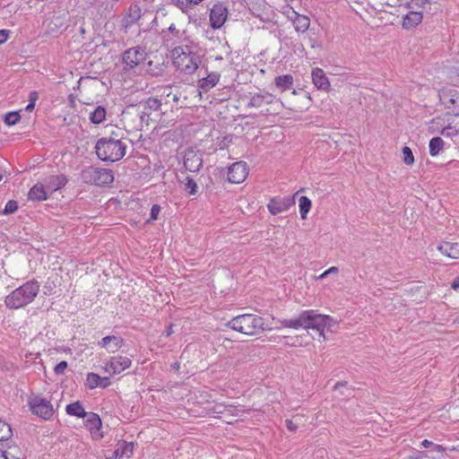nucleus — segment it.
Returning <instances> with one entry per match:
<instances>
[{"instance_id":"obj_34","label":"nucleus","mask_w":459,"mask_h":459,"mask_svg":"<svg viewBox=\"0 0 459 459\" xmlns=\"http://www.w3.org/2000/svg\"><path fill=\"white\" fill-rule=\"evenodd\" d=\"M427 4H429V0H407L404 5L411 11H420L419 9H424Z\"/></svg>"},{"instance_id":"obj_30","label":"nucleus","mask_w":459,"mask_h":459,"mask_svg":"<svg viewBox=\"0 0 459 459\" xmlns=\"http://www.w3.org/2000/svg\"><path fill=\"white\" fill-rule=\"evenodd\" d=\"M106 114V108L101 106H98L93 111L90 113V120L93 124H100L105 120Z\"/></svg>"},{"instance_id":"obj_11","label":"nucleus","mask_w":459,"mask_h":459,"mask_svg":"<svg viewBox=\"0 0 459 459\" xmlns=\"http://www.w3.org/2000/svg\"><path fill=\"white\" fill-rule=\"evenodd\" d=\"M229 15L228 7L222 4H215L210 12V22L213 29H220L227 21Z\"/></svg>"},{"instance_id":"obj_7","label":"nucleus","mask_w":459,"mask_h":459,"mask_svg":"<svg viewBox=\"0 0 459 459\" xmlns=\"http://www.w3.org/2000/svg\"><path fill=\"white\" fill-rule=\"evenodd\" d=\"M29 406L33 414L44 420H49L54 414L51 402L39 395L30 398Z\"/></svg>"},{"instance_id":"obj_54","label":"nucleus","mask_w":459,"mask_h":459,"mask_svg":"<svg viewBox=\"0 0 459 459\" xmlns=\"http://www.w3.org/2000/svg\"><path fill=\"white\" fill-rule=\"evenodd\" d=\"M433 451L441 453L445 451V448L441 445L433 444Z\"/></svg>"},{"instance_id":"obj_35","label":"nucleus","mask_w":459,"mask_h":459,"mask_svg":"<svg viewBox=\"0 0 459 459\" xmlns=\"http://www.w3.org/2000/svg\"><path fill=\"white\" fill-rule=\"evenodd\" d=\"M13 431L9 424L0 420V440L5 441L12 437Z\"/></svg>"},{"instance_id":"obj_25","label":"nucleus","mask_w":459,"mask_h":459,"mask_svg":"<svg viewBox=\"0 0 459 459\" xmlns=\"http://www.w3.org/2000/svg\"><path fill=\"white\" fill-rule=\"evenodd\" d=\"M85 426L91 433L99 431L101 428V420L100 416L93 412H87Z\"/></svg>"},{"instance_id":"obj_12","label":"nucleus","mask_w":459,"mask_h":459,"mask_svg":"<svg viewBox=\"0 0 459 459\" xmlns=\"http://www.w3.org/2000/svg\"><path fill=\"white\" fill-rule=\"evenodd\" d=\"M248 174L247 165L245 161L233 163L228 169V180L232 184L242 183Z\"/></svg>"},{"instance_id":"obj_39","label":"nucleus","mask_w":459,"mask_h":459,"mask_svg":"<svg viewBox=\"0 0 459 459\" xmlns=\"http://www.w3.org/2000/svg\"><path fill=\"white\" fill-rule=\"evenodd\" d=\"M100 377L96 373H88L86 377L87 385L90 389H93L99 386V381Z\"/></svg>"},{"instance_id":"obj_20","label":"nucleus","mask_w":459,"mask_h":459,"mask_svg":"<svg viewBox=\"0 0 459 459\" xmlns=\"http://www.w3.org/2000/svg\"><path fill=\"white\" fill-rule=\"evenodd\" d=\"M312 80L314 85L322 91H328L330 82L324 71L318 67L314 68L312 71Z\"/></svg>"},{"instance_id":"obj_16","label":"nucleus","mask_w":459,"mask_h":459,"mask_svg":"<svg viewBox=\"0 0 459 459\" xmlns=\"http://www.w3.org/2000/svg\"><path fill=\"white\" fill-rule=\"evenodd\" d=\"M125 343V340L119 335H108L103 337L97 342L100 348L107 350L108 352L114 353L118 351Z\"/></svg>"},{"instance_id":"obj_61","label":"nucleus","mask_w":459,"mask_h":459,"mask_svg":"<svg viewBox=\"0 0 459 459\" xmlns=\"http://www.w3.org/2000/svg\"><path fill=\"white\" fill-rule=\"evenodd\" d=\"M170 96H171V92L167 94V97H170ZM172 99L175 101H177L178 100L176 94H172Z\"/></svg>"},{"instance_id":"obj_21","label":"nucleus","mask_w":459,"mask_h":459,"mask_svg":"<svg viewBox=\"0 0 459 459\" xmlns=\"http://www.w3.org/2000/svg\"><path fill=\"white\" fill-rule=\"evenodd\" d=\"M437 249L449 258L459 259V243L445 241L438 245Z\"/></svg>"},{"instance_id":"obj_22","label":"nucleus","mask_w":459,"mask_h":459,"mask_svg":"<svg viewBox=\"0 0 459 459\" xmlns=\"http://www.w3.org/2000/svg\"><path fill=\"white\" fill-rule=\"evenodd\" d=\"M28 195L30 200L44 201L48 199L49 193L44 183H38L30 188Z\"/></svg>"},{"instance_id":"obj_59","label":"nucleus","mask_w":459,"mask_h":459,"mask_svg":"<svg viewBox=\"0 0 459 459\" xmlns=\"http://www.w3.org/2000/svg\"><path fill=\"white\" fill-rule=\"evenodd\" d=\"M38 99V94L36 91H32L30 92V100H34V102L36 101V100Z\"/></svg>"},{"instance_id":"obj_3","label":"nucleus","mask_w":459,"mask_h":459,"mask_svg":"<svg viewBox=\"0 0 459 459\" xmlns=\"http://www.w3.org/2000/svg\"><path fill=\"white\" fill-rule=\"evenodd\" d=\"M39 283L36 280L29 281L13 290L5 297L4 303L7 307L17 309L31 303L39 291Z\"/></svg>"},{"instance_id":"obj_49","label":"nucleus","mask_w":459,"mask_h":459,"mask_svg":"<svg viewBox=\"0 0 459 459\" xmlns=\"http://www.w3.org/2000/svg\"><path fill=\"white\" fill-rule=\"evenodd\" d=\"M338 271L339 270H338V268L336 266H332L329 269H327L326 271H325L322 274H320L317 277V279H319V280L325 279L329 274L337 273Z\"/></svg>"},{"instance_id":"obj_24","label":"nucleus","mask_w":459,"mask_h":459,"mask_svg":"<svg viewBox=\"0 0 459 459\" xmlns=\"http://www.w3.org/2000/svg\"><path fill=\"white\" fill-rule=\"evenodd\" d=\"M306 311H303L299 317L295 319H283L281 320L280 323L283 327L288 328H293V329H299V328H305L306 329Z\"/></svg>"},{"instance_id":"obj_8","label":"nucleus","mask_w":459,"mask_h":459,"mask_svg":"<svg viewBox=\"0 0 459 459\" xmlns=\"http://www.w3.org/2000/svg\"><path fill=\"white\" fill-rule=\"evenodd\" d=\"M439 100L445 108L459 113V91L455 89H442L438 92Z\"/></svg>"},{"instance_id":"obj_13","label":"nucleus","mask_w":459,"mask_h":459,"mask_svg":"<svg viewBox=\"0 0 459 459\" xmlns=\"http://www.w3.org/2000/svg\"><path fill=\"white\" fill-rule=\"evenodd\" d=\"M132 360L126 356H114L111 357L106 364L105 371L113 375L120 374L126 368H130Z\"/></svg>"},{"instance_id":"obj_15","label":"nucleus","mask_w":459,"mask_h":459,"mask_svg":"<svg viewBox=\"0 0 459 459\" xmlns=\"http://www.w3.org/2000/svg\"><path fill=\"white\" fill-rule=\"evenodd\" d=\"M294 204L295 200L293 197H274L270 200L269 204H267V208L272 214L276 215L278 213L288 211L290 207Z\"/></svg>"},{"instance_id":"obj_19","label":"nucleus","mask_w":459,"mask_h":459,"mask_svg":"<svg viewBox=\"0 0 459 459\" xmlns=\"http://www.w3.org/2000/svg\"><path fill=\"white\" fill-rule=\"evenodd\" d=\"M422 11H410L403 16L402 26L405 30L413 29L422 22Z\"/></svg>"},{"instance_id":"obj_46","label":"nucleus","mask_w":459,"mask_h":459,"mask_svg":"<svg viewBox=\"0 0 459 459\" xmlns=\"http://www.w3.org/2000/svg\"><path fill=\"white\" fill-rule=\"evenodd\" d=\"M151 115H152V113L149 110L145 109V108H143V109L141 111V113L139 115L141 122L145 123L146 125H149V120H150Z\"/></svg>"},{"instance_id":"obj_55","label":"nucleus","mask_w":459,"mask_h":459,"mask_svg":"<svg viewBox=\"0 0 459 459\" xmlns=\"http://www.w3.org/2000/svg\"><path fill=\"white\" fill-rule=\"evenodd\" d=\"M433 444L431 441L428 440V439H424L421 443V446L422 447L424 448H428V447H430V446H433Z\"/></svg>"},{"instance_id":"obj_2","label":"nucleus","mask_w":459,"mask_h":459,"mask_svg":"<svg viewBox=\"0 0 459 459\" xmlns=\"http://www.w3.org/2000/svg\"><path fill=\"white\" fill-rule=\"evenodd\" d=\"M127 144L122 140L118 131H113L108 136L100 138L95 144L98 158L103 161L116 162L124 158Z\"/></svg>"},{"instance_id":"obj_1","label":"nucleus","mask_w":459,"mask_h":459,"mask_svg":"<svg viewBox=\"0 0 459 459\" xmlns=\"http://www.w3.org/2000/svg\"><path fill=\"white\" fill-rule=\"evenodd\" d=\"M170 53L174 66L185 74H193L202 63L201 48L188 38H184Z\"/></svg>"},{"instance_id":"obj_45","label":"nucleus","mask_w":459,"mask_h":459,"mask_svg":"<svg viewBox=\"0 0 459 459\" xmlns=\"http://www.w3.org/2000/svg\"><path fill=\"white\" fill-rule=\"evenodd\" d=\"M67 366H68L67 362L63 360L56 365V367L54 368V371L56 375H62V374H64L65 370L67 368Z\"/></svg>"},{"instance_id":"obj_36","label":"nucleus","mask_w":459,"mask_h":459,"mask_svg":"<svg viewBox=\"0 0 459 459\" xmlns=\"http://www.w3.org/2000/svg\"><path fill=\"white\" fill-rule=\"evenodd\" d=\"M182 183L184 184L185 191L187 192L189 195H194L197 193V184L192 178L186 177Z\"/></svg>"},{"instance_id":"obj_26","label":"nucleus","mask_w":459,"mask_h":459,"mask_svg":"<svg viewBox=\"0 0 459 459\" xmlns=\"http://www.w3.org/2000/svg\"><path fill=\"white\" fill-rule=\"evenodd\" d=\"M65 411L68 415L77 418H85L87 412L80 402L72 403L66 405Z\"/></svg>"},{"instance_id":"obj_58","label":"nucleus","mask_w":459,"mask_h":459,"mask_svg":"<svg viewBox=\"0 0 459 459\" xmlns=\"http://www.w3.org/2000/svg\"><path fill=\"white\" fill-rule=\"evenodd\" d=\"M346 384H347L346 382L345 383L338 382L335 384L333 388H334V390H338L341 387L346 386Z\"/></svg>"},{"instance_id":"obj_51","label":"nucleus","mask_w":459,"mask_h":459,"mask_svg":"<svg viewBox=\"0 0 459 459\" xmlns=\"http://www.w3.org/2000/svg\"><path fill=\"white\" fill-rule=\"evenodd\" d=\"M9 37V30H0V45L4 44Z\"/></svg>"},{"instance_id":"obj_53","label":"nucleus","mask_w":459,"mask_h":459,"mask_svg":"<svg viewBox=\"0 0 459 459\" xmlns=\"http://www.w3.org/2000/svg\"><path fill=\"white\" fill-rule=\"evenodd\" d=\"M288 20H290L292 24H294V18L295 16H299L300 14L298 13L296 11L291 10L290 12L286 13Z\"/></svg>"},{"instance_id":"obj_63","label":"nucleus","mask_w":459,"mask_h":459,"mask_svg":"<svg viewBox=\"0 0 459 459\" xmlns=\"http://www.w3.org/2000/svg\"><path fill=\"white\" fill-rule=\"evenodd\" d=\"M172 326L170 325L167 331V335H170L172 333Z\"/></svg>"},{"instance_id":"obj_31","label":"nucleus","mask_w":459,"mask_h":459,"mask_svg":"<svg viewBox=\"0 0 459 459\" xmlns=\"http://www.w3.org/2000/svg\"><path fill=\"white\" fill-rule=\"evenodd\" d=\"M120 457L130 458L133 455L134 445L133 442L120 441L117 444Z\"/></svg>"},{"instance_id":"obj_52","label":"nucleus","mask_w":459,"mask_h":459,"mask_svg":"<svg viewBox=\"0 0 459 459\" xmlns=\"http://www.w3.org/2000/svg\"><path fill=\"white\" fill-rule=\"evenodd\" d=\"M110 380L108 377H100V380L99 381V386L101 387V388H106L108 386L110 385Z\"/></svg>"},{"instance_id":"obj_6","label":"nucleus","mask_w":459,"mask_h":459,"mask_svg":"<svg viewBox=\"0 0 459 459\" xmlns=\"http://www.w3.org/2000/svg\"><path fill=\"white\" fill-rule=\"evenodd\" d=\"M304 318L306 319V329H315L323 337H325V329H330L335 324L333 317L317 314L315 310H306V317Z\"/></svg>"},{"instance_id":"obj_64","label":"nucleus","mask_w":459,"mask_h":459,"mask_svg":"<svg viewBox=\"0 0 459 459\" xmlns=\"http://www.w3.org/2000/svg\"><path fill=\"white\" fill-rule=\"evenodd\" d=\"M454 323L459 325V315L455 318Z\"/></svg>"},{"instance_id":"obj_32","label":"nucleus","mask_w":459,"mask_h":459,"mask_svg":"<svg viewBox=\"0 0 459 459\" xmlns=\"http://www.w3.org/2000/svg\"><path fill=\"white\" fill-rule=\"evenodd\" d=\"M142 105L143 108H145V109L152 113V111H159L160 109L161 101L157 98L151 97L145 100Z\"/></svg>"},{"instance_id":"obj_5","label":"nucleus","mask_w":459,"mask_h":459,"mask_svg":"<svg viewBox=\"0 0 459 459\" xmlns=\"http://www.w3.org/2000/svg\"><path fill=\"white\" fill-rule=\"evenodd\" d=\"M82 179L86 184L108 186L114 181L111 169L89 167L82 171Z\"/></svg>"},{"instance_id":"obj_27","label":"nucleus","mask_w":459,"mask_h":459,"mask_svg":"<svg viewBox=\"0 0 459 459\" xmlns=\"http://www.w3.org/2000/svg\"><path fill=\"white\" fill-rule=\"evenodd\" d=\"M293 26L297 32L304 33L309 29L310 19L307 16L301 14L299 16H295Z\"/></svg>"},{"instance_id":"obj_62","label":"nucleus","mask_w":459,"mask_h":459,"mask_svg":"<svg viewBox=\"0 0 459 459\" xmlns=\"http://www.w3.org/2000/svg\"><path fill=\"white\" fill-rule=\"evenodd\" d=\"M172 368L176 370H178L179 368V363L178 362H175L173 365H172Z\"/></svg>"},{"instance_id":"obj_41","label":"nucleus","mask_w":459,"mask_h":459,"mask_svg":"<svg viewBox=\"0 0 459 459\" xmlns=\"http://www.w3.org/2000/svg\"><path fill=\"white\" fill-rule=\"evenodd\" d=\"M403 160L406 165H412L414 163V157L411 148L404 146L403 148Z\"/></svg>"},{"instance_id":"obj_37","label":"nucleus","mask_w":459,"mask_h":459,"mask_svg":"<svg viewBox=\"0 0 459 459\" xmlns=\"http://www.w3.org/2000/svg\"><path fill=\"white\" fill-rule=\"evenodd\" d=\"M226 404L217 403L212 407L207 408L208 414L213 415L214 417H221V414H225L227 411Z\"/></svg>"},{"instance_id":"obj_44","label":"nucleus","mask_w":459,"mask_h":459,"mask_svg":"<svg viewBox=\"0 0 459 459\" xmlns=\"http://www.w3.org/2000/svg\"><path fill=\"white\" fill-rule=\"evenodd\" d=\"M453 125L452 123L449 121L447 126L444 127L441 131V134L444 135V136H447V137H452L454 135H456L459 134V132H455L454 131V128H453Z\"/></svg>"},{"instance_id":"obj_10","label":"nucleus","mask_w":459,"mask_h":459,"mask_svg":"<svg viewBox=\"0 0 459 459\" xmlns=\"http://www.w3.org/2000/svg\"><path fill=\"white\" fill-rule=\"evenodd\" d=\"M146 51L142 47H134L126 50L123 54V62L126 67L133 69L146 58Z\"/></svg>"},{"instance_id":"obj_38","label":"nucleus","mask_w":459,"mask_h":459,"mask_svg":"<svg viewBox=\"0 0 459 459\" xmlns=\"http://www.w3.org/2000/svg\"><path fill=\"white\" fill-rule=\"evenodd\" d=\"M20 119L21 116L19 112L13 111L5 114L4 121L8 126H13L16 125L20 121Z\"/></svg>"},{"instance_id":"obj_4","label":"nucleus","mask_w":459,"mask_h":459,"mask_svg":"<svg viewBox=\"0 0 459 459\" xmlns=\"http://www.w3.org/2000/svg\"><path fill=\"white\" fill-rule=\"evenodd\" d=\"M263 317L253 314H243L233 317L226 326L247 335H254L264 329Z\"/></svg>"},{"instance_id":"obj_50","label":"nucleus","mask_w":459,"mask_h":459,"mask_svg":"<svg viewBox=\"0 0 459 459\" xmlns=\"http://www.w3.org/2000/svg\"><path fill=\"white\" fill-rule=\"evenodd\" d=\"M285 425H286V428L290 431V432H295L298 429V426L296 423L293 422L292 420H285Z\"/></svg>"},{"instance_id":"obj_29","label":"nucleus","mask_w":459,"mask_h":459,"mask_svg":"<svg viewBox=\"0 0 459 459\" xmlns=\"http://www.w3.org/2000/svg\"><path fill=\"white\" fill-rule=\"evenodd\" d=\"M445 142L444 140L439 137H433L429 141V154L432 157H435L439 154L440 151L444 148Z\"/></svg>"},{"instance_id":"obj_17","label":"nucleus","mask_w":459,"mask_h":459,"mask_svg":"<svg viewBox=\"0 0 459 459\" xmlns=\"http://www.w3.org/2000/svg\"><path fill=\"white\" fill-rule=\"evenodd\" d=\"M66 183L67 178L64 175H53L46 178L44 180V184L49 195L65 186Z\"/></svg>"},{"instance_id":"obj_14","label":"nucleus","mask_w":459,"mask_h":459,"mask_svg":"<svg viewBox=\"0 0 459 459\" xmlns=\"http://www.w3.org/2000/svg\"><path fill=\"white\" fill-rule=\"evenodd\" d=\"M184 38H187L186 31L177 29L174 24H171L167 31H163L164 44L170 49L181 44Z\"/></svg>"},{"instance_id":"obj_56","label":"nucleus","mask_w":459,"mask_h":459,"mask_svg":"<svg viewBox=\"0 0 459 459\" xmlns=\"http://www.w3.org/2000/svg\"><path fill=\"white\" fill-rule=\"evenodd\" d=\"M451 287L454 290L459 289V276H457L452 282Z\"/></svg>"},{"instance_id":"obj_48","label":"nucleus","mask_w":459,"mask_h":459,"mask_svg":"<svg viewBox=\"0 0 459 459\" xmlns=\"http://www.w3.org/2000/svg\"><path fill=\"white\" fill-rule=\"evenodd\" d=\"M160 212V205L153 204L151 209L150 220H152V221L157 220Z\"/></svg>"},{"instance_id":"obj_23","label":"nucleus","mask_w":459,"mask_h":459,"mask_svg":"<svg viewBox=\"0 0 459 459\" xmlns=\"http://www.w3.org/2000/svg\"><path fill=\"white\" fill-rule=\"evenodd\" d=\"M220 80V74L217 73H211L206 77L198 81V87L204 91H209L213 88Z\"/></svg>"},{"instance_id":"obj_9","label":"nucleus","mask_w":459,"mask_h":459,"mask_svg":"<svg viewBox=\"0 0 459 459\" xmlns=\"http://www.w3.org/2000/svg\"><path fill=\"white\" fill-rule=\"evenodd\" d=\"M183 164L186 170L194 173L198 172L203 166V153L193 148L186 150Z\"/></svg>"},{"instance_id":"obj_18","label":"nucleus","mask_w":459,"mask_h":459,"mask_svg":"<svg viewBox=\"0 0 459 459\" xmlns=\"http://www.w3.org/2000/svg\"><path fill=\"white\" fill-rule=\"evenodd\" d=\"M274 100V96L269 92H259L254 94L247 106L250 108H261L264 105H268L273 103Z\"/></svg>"},{"instance_id":"obj_40","label":"nucleus","mask_w":459,"mask_h":459,"mask_svg":"<svg viewBox=\"0 0 459 459\" xmlns=\"http://www.w3.org/2000/svg\"><path fill=\"white\" fill-rule=\"evenodd\" d=\"M226 408H227V411H226L225 415L227 418H230L229 420H227L228 423H231L234 420L233 418L240 416V414H239L240 411L236 406H234L232 404H229L226 406Z\"/></svg>"},{"instance_id":"obj_60","label":"nucleus","mask_w":459,"mask_h":459,"mask_svg":"<svg viewBox=\"0 0 459 459\" xmlns=\"http://www.w3.org/2000/svg\"><path fill=\"white\" fill-rule=\"evenodd\" d=\"M114 457L115 458H117V459H121L122 457H120V454L118 453V446L117 447V449L114 451Z\"/></svg>"},{"instance_id":"obj_33","label":"nucleus","mask_w":459,"mask_h":459,"mask_svg":"<svg viewBox=\"0 0 459 459\" xmlns=\"http://www.w3.org/2000/svg\"><path fill=\"white\" fill-rule=\"evenodd\" d=\"M299 205L300 216L304 220L307 218V214L308 213L309 210L311 209L312 203L308 197L301 196L299 198Z\"/></svg>"},{"instance_id":"obj_43","label":"nucleus","mask_w":459,"mask_h":459,"mask_svg":"<svg viewBox=\"0 0 459 459\" xmlns=\"http://www.w3.org/2000/svg\"><path fill=\"white\" fill-rule=\"evenodd\" d=\"M17 209H18L17 202L14 200H10L5 204L4 213H5V214L13 213V212H16Z\"/></svg>"},{"instance_id":"obj_57","label":"nucleus","mask_w":459,"mask_h":459,"mask_svg":"<svg viewBox=\"0 0 459 459\" xmlns=\"http://www.w3.org/2000/svg\"><path fill=\"white\" fill-rule=\"evenodd\" d=\"M35 107L34 100H30V103L26 107V110L31 111Z\"/></svg>"},{"instance_id":"obj_42","label":"nucleus","mask_w":459,"mask_h":459,"mask_svg":"<svg viewBox=\"0 0 459 459\" xmlns=\"http://www.w3.org/2000/svg\"><path fill=\"white\" fill-rule=\"evenodd\" d=\"M177 4L181 8H188L191 5H196L201 3L203 0H175Z\"/></svg>"},{"instance_id":"obj_47","label":"nucleus","mask_w":459,"mask_h":459,"mask_svg":"<svg viewBox=\"0 0 459 459\" xmlns=\"http://www.w3.org/2000/svg\"><path fill=\"white\" fill-rule=\"evenodd\" d=\"M450 122L453 125L454 131L459 132V113H455L450 118Z\"/></svg>"},{"instance_id":"obj_28","label":"nucleus","mask_w":459,"mask_h":459,"mask_svg":"<svg viewBox=\"0 0 459 459\" xmlns=\"http://www.w3.org/2000/svg\"><path fill=\"white\" fill-rule=\"evenodd\" d=\"M275 85L284 91L293 85V77L290 74L277 76L274 80Z\"/></svg>"}]
</instances>
